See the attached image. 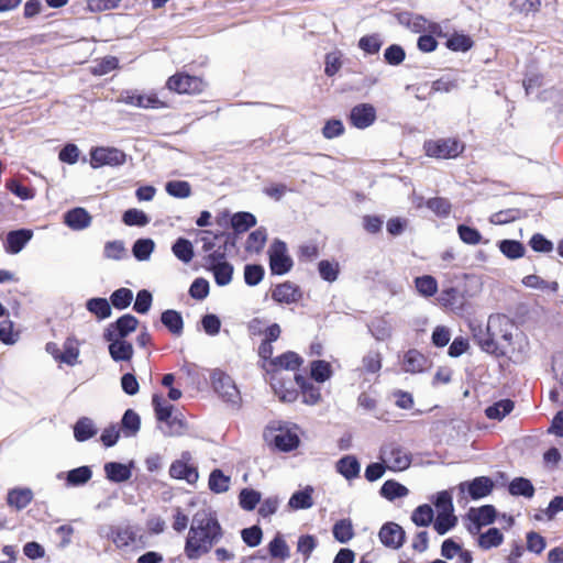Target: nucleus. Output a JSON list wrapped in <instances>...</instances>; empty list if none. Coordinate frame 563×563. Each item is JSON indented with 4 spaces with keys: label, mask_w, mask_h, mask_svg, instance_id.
Returning a JSON list of instances; mask_svg holds the SVG:
<instances>
[{
    "label": "nucleus",
    "mask_w": 563,
    "mask_h": 563,
    "mask_svg": "<svg viewBox=\"0 0 563 563\" xmlns=\"http://www.w3.org/2000/svg\"><path fill=\"white\" fill-rule=\"evenodd\" d=\"M132 300L133 291L125 287L114 290L109 299L111 307H114L118 310H124L130 307Z\"/></svg>",
    "instance_id": "a18cd8bd"
},
{
    "label": "nucleus",
    "mask_w": 563,
    "mask_h": 563,
    "mask_svg": "<svg viewBox=\"0 0 563 563\" xmlns=\"http://www.w3.org/2000/svg\"><path fill=\"white\" fill-rule=\"evenodd\" d=\"M295 382L302 393L305 404L317 405L320 401V388L310 383L303 375L295 374Z\"/></svg>",
    "instance_id": "412c9836"
},
{
    "label": "nucleus",
    "mask_w": 563,
    "mask_h": 563,
    "mask_svg": "<svg viewBox=\"0 0 563 563\" xmlns=\"http://www.w3.org/2000/svg\"><path fill=\"white\" fill-rule=\"evenodd\" d=\"M426 357L417 350H409L404 357L402 368L407 373H420L426 365Z\"/></svg>",
    "instance_id": "2f4dec72"
},
{
    "label": "nucleus",
    "mask_w": 563,
    "mask_h": 563,
    "mask_svg": "<svg viewBox=\"0 0 563 563\" xmlns=\"http://www.w3.org/2000/svg\"><path fill=\"white\" fill-rule=\"evenodd\" d=\"M301 297L300 288L290 282L277 285L272 292V298L275 301L287 305L299 301Z\"/></svg>",
    "instance_id": "f3484780"
},
{
    "label": "nucleus",
    "mask_w": 563,
    "mask_h": 563,
    "mask_svg": "<svg viewBox=\"0 0 563 563\" xmlns=\"http://www.w3.org/2000/svg\"><path fill=\"white\" fill-rule=\"evenodd\" d=\"M303 360L297 353L288 351L271 361L274 367L295 371L300 367Z\"/></svg>",
    "instance_id": "72a5a7b5"
},
{
    "label": "nucleus",
    "mask_w": 563,
    "mask_h": 563,
    "mask_svg": "<svg viewBox=\"0 0 563 563\" xmlns=\"http://www.w3.org/2000/svg\"><path fill=\"white\" fill-rule=\"evenodd\" d=\"M268 551L272 558L287 559L289 558V547L280 534H277L268 544Z\"/></svg>",
    "instance_id": "680f3d73"
},
{
    "label": "nucleus",
    "mask_w": 563,
    "mask_h": 563,
    "mask_svg": "<svg viewBox=\"0 0 563 563\" xmlns=\"http://www.w3.org/2000/svg\"><path fill=\"white\" fill-rule=\"evenodd\" d=\"M360 471V462L354 455H345L336 462V472L349 481L356 478Z\"/></svg>",
    "instance_id": "b1692460"
},
{
    "label": "nucleus",
    "mask_w": 563,
    "mask_h": 563,
    "mask_svg": "<svg viewBox=\"0 0 563 563\" xmlns=\"http://www.w3.org/2000/svg\"><path fill=\"white\" fill-rule=\"evenodd\" d=\"M437 300L442 307L448 308L455 313L463 312L466 302L463 291L456 287L443 288Z\"/></svg>",
    "instance_id": "2eb2a0df"
},
{
    "label": "nucleus",
    "mask_w": 563,
    "mask_h": 563,
    "mask_svg": "<svg viewBox=\"0 0 563 563\" xmlns=\"http://www.w3.org/2000/svg\"><path fill=\"white\" fill-rule=\"evenodd\" d=\"M167 87L177 93H199L203 89V81L199 77L180 73L168 78Z\"/></svg>",
    "instance_id": "1a4fd4ad"
},
{
    "label": "nucleus",
    "mask_w": 563,
    "mask_h": 563,
    "mask_svg": "<svg viewBox=\"0 0 563 563\" xmlns=\"http://www.w3.org/2000/svg\"><path fill=\"white\" fill-rule=\"evenodd\" d=\"M152 405L154 407L156 419L162 422H169L174 409L173 405L167 404L158 394L153 395Z\"/></svg>",
    "instance_id": "c03bdc74"
},
{
    "label": "nucleus",
    "mask_w": 563,
    "mask_h": 563,
    "mask_svg": "<svg viewBox=\"0 0 563 563\" xmlns=\"http://www.w3.org/2000/svg\"><path fill=\"white\" fill-rule=\"evenodd\" d=\"M91 220L92 218L89 212L81 207L73 208L64 214L65 224L77 231L88 228Z\"/></svg>",
    "instance_id": "a211bd4d"
},
{
    "label": "nucleus",
    "mask_w": 563,
    "mask_h": 563,
    "mask_svg": "<svg viewBox=\"0 0 563 563\" xmlns=\"http://www.w3.org/2000/svg\"><path fill=\"white\" fill-rule=\"evenodd\" d=\"M310 375L317 383H324L332 376V368L329 362L316 360L310 363Z\"/></svg>",
    "instance_id": "a19ab883"
},
{
    "label": "nucleus",
    "mask_w": 563,
    "mask_h": 563,
    "mask_svg": "<svg viewBox=\"0 0 563 563\" xmlns=\"http://www.w3.org/2000/svg\"><path fill=\"white\" fill-rule=\"evenodd\" d=\"M376 120V109L371 103H358L354 106L349 115L350 123L356 129H366Z\"/></svg>",
    "instance_id": "ddd939ff"
},
{
    "label": "nucleus",
    "mask_w": 563,
    "mask_h": 563,
    "mask_svg": "<svg viewBox=\"0 0 563 563\" xmlns=\"http://www.w3.org/2000/svg\"><path fill=\"white\" fill-rule=\"evenodd\" d=\"M332 533L340 543H347L354 537L352 521L350 519L336 521L332 528Z\"/></svg>",
    "instance_id": "ea45409f"
},
{
    "label": "nucleus",
    "mask_w": 563,
    "mask_h": 563,
    "mask_svg": "<svg viewBox=\"0 0 563 563\" xmlns=\"http://www.w3.org/2000/svg\"><path fill=\"white\" fill-rule=\"evenodd\" d=\"M318 271L323 280L333 283L339 276V264L328 260H322L318 264Z\"/></svg>",
    "instance_id": "e2e57ef3"
},
{
    "label": "nucleus",
    "mask_w": 563,
    "mask_h": 563,
    "mask_svg": "<svg viewBox=\"0 0 563 563\" xmlns=\"http://www.w3.org/2000/svg\"><path fill=\"white\" fill-rule=\"evenodd\" d=\"M426 206L438 217L445 218L451 212V202L443 197H434L427 200Z\"/></svg>",
    "instance_id": "bf43d9fd"
},
{
    "label": "nucleus",
    "mask_w": 563,
    "mask_h": 563,
    "mask_svg": "<svg viewBox=\"0 0 563 563\" xmlns=\"http://www.w3.org/2000/svg\"><path fill=\"white\" fill-rule=\"evenodd\" d=\"M379 457L388 462L387 467L393 472L405 471L412 462L411 453L397 443H389L380 449Z\"/></svg>",
    "instance_id": "20e7f679"
},
{
    "label": "nucleus",
    "mask_w": 563,
    "mask_h": 563,
    "mask_svg": "<svg viewBox=\"0 0 563 563\" xmlns=\"http://www.w3.org/2000/svg\"><path fill=\"white\" fill-rule=\"evenodd\" d=\"M106 477L113 483H123L132 476L131 467L120 462H108L104 464Z\"/></svg>",
    "instance_id": "5701e85b"
},
{
    "label": "nucleus",
    "mask_w": 563,
    "mask_h": 563,
    "mask_svg": "<svg viewBox=\"0 0 563 563\" xmlns=\"http://www.w3.org/2000/svg\"><path fill=\"white\" fill-rule=\"evenodd\" d=\"M122 221L129 227H145L150 223V218L144 211L133 208L123 213Z\"/></svg>",
    "instance_id": "4d7b16f0"
},
{
    "label": "nucleus",
    "mask_w": 563,
    "mask_h": 563,
    "mask_svg": "<svg viewBox=\"0 0 563 563\" xmlns=\"http://www.w3.org/2000/svg\"><path fill=\"white\" fill-rule=\"evenodd\" d=\"M174 255L184 263H189L194 257V247L189 240L178 238L172 246Z\"/></svg>",
    "instance_id": "37998d69"
},
{
    "label": "nucleus",
    "mask_w": 563,
    "mask_h": 563,
    "mask_svg": "<svg viewBox=\"0 0 563 563\" xmlns=\"http://www.w3.org/2000/svg\"><path fill=\"white\" fill-rule=\"evenodd\" d=\"M207 269L212 272L214 282L220 287L227 286L232 282L234 267L229 262L212 265V267Z\"/></svg>",
    "instance_id": "473e14b6"
},
{
    "label": "nucleus",
    "mask_w": 563,
    "mask_h": 563,
    "mask_svg": "<svg viewBox=\"0 0 563 563\" xmlns=\"http://www.w3.org/2000/svg\"><path fill=\"white\" fill-rule=\"evenodd\" d=\"M161 322L173 335L179 336L183 334L184 319L179 311L174 309L163 311Z\"/></svg>",
    "instance_id": "4be33fe9"
},
{
    "label": "nucleus",
    "mask_w": 563,
    "mask_h": 563,
    "mask_svg": "<svg viewBox=\"0 0 563 563\" xmlns=\"http://www.w3.org/2000/svg\"><path fill=\"white\" fill-rule=\"evenodd\" d=\"M446 47L453 52H467L473 46V41L468 35L453 34L445 43Z\"/></svg>",
    "instance_id": "13d9d810"
},
{
    "label": "nucleus",
    "mask_w": 563,
    "mask_h": 563,
    "mask_svg": "<svg viewBox=\"0 0 563 563\" xmlns=\"http://www.w3.org/2000/svg\"><path fill=\"white\" fill-rule=\"evenodd\" d=\"M515 404L510 399H501L485 409V415L489 419L501 420L514 410Z\"/></svg>",
    "instance_id": "4c0bfd02"
},
{
    "label": "nucleus",
    "mask_w": 563,
    "mask_h": 563,
    "mask_svg": "<svg viewBox=\"0 0 563 563\" xmlns=\"http://www.w3.org/2000/svg\"><path fill=\"white\" fill-rule=\"evenodd\" d=\"M312 493L313 488L311 486L295 492L288 501L289 508L294 510L311 508L313 505Z\"/></svg>",
    "instance_id": "c85d7f7f"
},
{
    "label": "nucleus",
    "mask_w": 563,
    "mask_h": 563,
    "mask_svg": "<svg viewBox=\"0 0 563 563\" xmlns=\"http://www.w3.org/2000/svg\"><path fill=\"white\" fill-rule=\"evenodd\" d=\"M92 477L90 466L84 465L73 468L66 473V485L68 487H78L87 484Z\"/></svg>",
    "instance_id": "cd10ccee"
},
{
    "label": "nucleus",
    "mask_w": 563,
    "mask_h": 563,
    "mask_svg": "<svg viewBox=\"0 0 563 563\" xmlns=\"http://www.w3.org/2000/svg\"><path fill=\"white\" fill-rule=\"evenodd\" d=\"M417 291L423 297H431L438 291V282L431 275H423L415 278Z\"/></svg>",
    "instance_id": "49530a36"
},
{
    "label": "nucleus",
    "mask_w": 563,
    "mask_h": 563,
    "mask_svg": "<svg viewBox=\"0 0 563 563\" xmlns=\"http://www.w3.org/2000/svg\"><path fill=\"white\" fill-rule=\"evenodd\" d=\"M241 538L246 545L254 548L262 542L263 531L258 526L244 528L241 531Z\"/></svg>",
    "instance_id": "774afa93"
},
{
    "label": "nucleus",
    "mask_w": 563,
    "mask_h": 563,
    "mask_svg": "<svg viewBox=\"0 0 563 563\" xmlns=\"http://www.w3.org/2000/svg\"><path fill=\"white\" fill-rule=\"evenodd\" d=\"M508 492L512 496H523L532 498L534 495V486L530 479L526 477H515L508 485Z\"/></svg>",
    "instance_id": "7c9ffc66"
},
{
    "label": "nucleus",
    "mask_w": 563,
    "mask_h": 563,
    "mask_svg": "<svg viewBox=\"0 0 563 563\" xmlns=\"http://www.w3.org/2000/svg\"><path fill=\"white\" fill-rule=\"evenodd\" d=\"M166 192L175 198H188L191 195V187L188 181L185 180H170L165 185Z\"/></svg>",
    "instance_id": "603ef678"
},
{
    "label": "nucleus",
    "mask_w": 563,
    "mask_h": 563,
    "mask_svg": "<svg viewBox=\"0 0 563 563\" xmlns=\"http://www.w3.org/2000/svg\"><path fill=\"white\" fill-rule=\"evenodd\" d=\"M378 538L386 548L398 550L406 541V532L398 523L388 521L380 527Z\"/></svg>",
    "instance_id": "9b49d317"
},
{
    "label": "nucleus",
    "mask_w": 563,
    "mask_h": 563,
    "mask_svg": "<svg viewBox=\"0 0 563 563\" xmlns=\"http://www.w3.org/2000/svg\"><path fill=\"white\" fill-rule=\"evenodd\" d=\"M139 323L136 317L125 313L107 325L102 334L103 340H125L129 334L137 329Z\"/></svg>",
    "instance_id": "423d86ee"
},
{
    "label": "nucleus",
    "mask_w": 563,
    "mask_h": 563,
    "mask_svg": "<svg viewBox=\"0 0 563 563\" xmlns=\"http://www.w3.org/2000/svg\"><path fill=\"white\" fill-rule=\"evenodd\" d=\"M211 384L219 397L233 408L238 409L241 404V395L233 379L223 371L214 369L211 373Z\"/></svg>",
    "instance_id": "7ed1b4c3"
},
{
    "label": "nucleus",
    "mask_w": 563,
    "mask_h": 563,
    "mask_svg": "<svg viewBox=\"0 0 563 563\" xmlns=\"http://www.w3.org/2000/svg\"><path fill=\"white\" fill-rule=\"evenodd\" d=\"M126 161V154L115 147H96L90 152V165L92 168L102 166H120Z\"/></svg>",
    "instance_id": "0eeeda50"
},
{
    "label": "nucleus",
    "mask_w": 563,
    "mask_h": 563,
    "mask_svg": "<svg viewBox=\"0 0 563 563\" xmlns=\"http://www.w3.org/2000/svg\"><path fill=\"white\" fill-rule=\"evenodd\" d=\"M98 432L92 419L88 417L79 418L74 426V437L78 442H85L93 438Z\"/></svg>",
    "instance_id": "393cba45"
},
{
    "label": "nucleus",
    "mask_w": 563,
    "mask_h": 563,
    "mask_svg": "<svg viewBox=\"0 0 563 563\" xmlns=\"http://www.w3.org/2000/svg\"><path fill=\"white\" fill-rule=\"evenodd\" d=\"M433 509L428 504L418 506L411 515L412 522L418 527H428L431 522H433Z\"/></svg>",
    "instance_id": "09e8293b"
},
{
    "label": "nucleus",
    "mask_w": 563,
    "mask_h": 563,
    "mask_svg": "<svg viewBox=\"0 0 563 563\" xmlns=\"http://www.w3.org/2000/svg\"><path fill=\"white\" fill-rule=\"evenodd\" d=\"M383 45V41L380 35L375 33L371 35H365L360 38L358 47L364 51L366 54H377Z\"/></svg>",
    "instance_id": "052dcab7"
},
{
    "label": "nucleus",
    "mask_w": 563,
    "mask_h": 563,
    "mask_svg": "<svg viewBox=\"0 0 563 563\" xmlns=\"http://www.w3.org/2000/svg\"><path fill=\"white\" fill-rule=\"evenodd\" d=\"M406 58V52L402 46L398 44L389 45L384 52V59L391 66L400 65Z\"/></svg>",
    "instance_id": "0e129e2a"
},
{
    "label": "nucleus",
    "mask_w": 563,
    "mask_h": 563,
    "mask_svg": "<svg viewBox=\"0 0 563 563\" xmlns=\"http://www.w3.org/2000/svg\"><path fill=\"white\" fill-rule=\"evenodd\" d=\"M499 251L509 260L521 258L526 253L525 245L517 240L505 239L498 243Z\"/></svg>",
    "instance_id": "f704fd0d"
},
{
    "label": "nucleus",
    "mask_w": 563,
    "mask_h": 563,
    "mask_svg": "<svg viewBox=\"0 0 563 563\" xmlns=\"http://www.w3.org/2000/svg\"><path fill=\"white\" fill-rule=\"evenodd\" d=\"M33 233L27 229L10 231L7 234V250L11 254L20 253L25 244L32 239Z\"/></svg>",
    "instance_id": "aec40b11"
},
{
    "label": "nucleus",
    "mask_w": 563,
    "mask_h": 563,
    "mask_svg": "<svg viewBox=\"0 0 563 563\" xmlns=\"http://www.w3.org/2000/svg\"><path fill=\"white\" fill-rule=\"evenodd\" d=\"M121 428L125 437H134L141 428V418L133 410L128 409L122 416Z\"/></svg>",
    "instance_id": "e433bc0d"
},
{
    "label": "nucleus",
    "mask_w": 563,
    "mask_h": 563,
    "mask_svg": "<svg viewBox=\"0 0 563 563\" xmlns=\"http://www.w3.org/2000/svg\"><path fill=\"white\" fill-rule=\"evenodd\" d=\"M123 101L126 104L143 109L167 108V103L161 100L156 93H140L136 91L126 92Z\"/></svg>",
    "instance_id": "dca6fc26"
},
{
    "label": "nucleus",
    "mask_w": 563,
    "mask_h": 563,
    "mask_svg": "<svg viewBox=\"0 0 563 563\" xmlns=\"http://www.w3.org/2000/svg\"><path fill=\"white\" fill-rule=\"evenodd\" d=\"M191 454L188 451H184L179 460L172 463L169 467V475L176 479H185L189 484H194L198 481L199 474L196 466L189 464Z\"/></svg>",
    "instance_id": "9d476101"
},
{
    "label": "nucleus",
    "mask_w": 563,
    "mask_h": 563,
    "mask_svg": "<svg viewBox=\"0 0 563 563\" xmlns=\"http://www.w3.org/2000/svg\"><path fill=\"white\" fill-rule=\"evenodd\" d=\"M265 275V269L260 264H246L244 266V282L247 286L258 285Z\"/></svg>",
    "instance_id": "5fc2aeb1"
},
{
    "label": "nucleus",
    "mask_w": 563,
    "mask_h": 563,
    "mask_svg": "<svg viewBox=\"0 0 563 563\" xmlns=\"http://www.w3.org/2000/svg\"><path fill=\"white\" fill-rule=\"evenodd\" d=\"M274 444L278 450L289 452L298 446L299 438L289 431L282 432L274 437Z\"/></svg>",
    "instance_id": "3c124183"
},
{
    "label": "nucleus",
    "mask_w": 563,
    "mask_h": 563,
    "mask_svg": "<svg viewBox=\"0 0 563 563\" xmlns=\"http://www.w3.org/2000/svg\"><path fill=\"white\" fill-rule=\"evenodd\" d=\"M509 324V318L505 314L489 316L486 328L483 325H473V339L479 347L496 356L505 355L504 346L497 342V325Z\"/></svg>",
    "instance_id": "f03ea898"
},
{
    "label": "nucleus",
    "mask_w": 563,
    "mask_h": 563,
    "mask_svg": "<svg viewBox=\"0 0 563 563\" xmlns=\"http://www.w3.org/2000/svg\"><path fill=\"white\" fill-rule=\"evenodd\" d=\"M504 541V536L498 528H489L486 532L478 537V545L483 550L499 547Z\"/></svg>",
    "instance_id": "79ce46f5"
},
{
    "label": "nucleus",
    "mask_w": 563,
    "mask_h": 563,
    "mask_svg": "<svg viewBox=\"0 0 563 563\" xmlns=\"http://www.w3.org/2000/svg\"><path fill=\"white\" fill-rule=\"evenodd\" d=\"M269 268L273 275H285L294 265L292 258L287 253V245L284 241L276 239L269 250Z\"/></svg>",
    "instance_id": "39448f33"
},
{
    "label": "nucleus",
    "mask_w": 563,
    "mask_h": 563,
    "mask_svg": "<svg viewBox=\"0 0 563 563\" xmlns=\"http://www.w3.org/2000/svg\"><path fill=\"white\" fill-rule=\"evenodd\" d=\"M222 537L218 519L206 510L197 511L185 543V553L189 560H197L208 553Z\"/></svg>",
    "instance_id": "f257e3e1"
},
{
    "label": "nucleus",
    "mask_w": 563,
    "mask_h": 563,
    "mask_svg": "<svg viewBox=\"0 0 563 563\" xmlns=\"http://www.w3.org/2000/svg\"><path fill=\"white\" fill-rule=\"evenodd\" d=\"M459 487L461 492L466 489L470 497L473 500H477L488 496L492 493L494 488V482L490 477L478 476L472 481L461 483Z\"/></svg>",
    "instance_id": "4468645a"
},
{
    "label": "nucleus",
    "mask_w": 563,
    "mask_h": 563,
    "mask_svg": "<svg viewBox=\"0 0 563 563\" xmlns=\"http://www.w3.org/2000/svg\"><path fill=\"white\" fill-rule=\"evenodd\" d=\"M109 342V354L114 362H128L132 358L133 345L126 340H106Z\"/></svg>",
    "instance_id": "6ab92c4d"
},
{
    "label": "nucleus",
    "mask_w": 563,
    "mask_h": 563,
    "mask_svg": "<svg viewBox=\"0 0 563 563\" xmlns=\"http://www.w3.org/2000/svg\"><path fill=\"white\" fill-rule=\"evenodd\" d=\"M467 516L473 523L468 531L474 534L478 533L483 526L492 525L496 520L497 511L493 505H484L479 508H471Z\"/></svg>",
    "instance_id": "f8f14e48"
},
{
    "label": "nucleus",
    "mask_w": 563,
    "mask_h": 563,
    "mask_svg": "<svg viewBox=\"0 0 563 563\" xmlns=\"http://www.w3.org/2000/svg\"><path fill=\"white\" fill-rule=\"evenodd\" d=\"M456 523L457 518L454 516L453 511L438 512V516L433 522V528L440 536H443L453 529Z\"/></svg>",
    "instance_id": "de8ad7c7"
},
{
    "label": "nucleus",
    "mask_w": 563,
    "mask_h": 563,
    "mask_svg": "<svg viewBox=\"0 0 563 563\" xmlns=\"http://www.w3.org/2000/svg\"><path fill=\"white\" fill-rule=\"evenodd\" d=\"M379 494L384 498L391 501V500H395L396 498H401V497L407 496L409 494V490L405 485H402L394 479H388L382 485V487L379 489Z\"/></svg>",
    "instance_id": "c9c22d12"
},
{
    "label": "nucleus",
    "mask_w": 563,
    "mask_h": 563,
    "mask_svg": "<svg viewBox=\"0 0 563 563\" xmlns=\"http://www.w3.org/2000/svg\"><path fill=\"white\" fill-rule=\"evenodd\" d=\"M33 499V493L30 488H14L8 493L7 503L18 510L24 509Z\"/></svg>",
    "instance_id": "c756f323"
},
{
    "label": "nucleus",
    "mask_w": 563,
    "mask_h": 563,
    "mask_svg": "<svg viewBox=\"0 0 563 563\" xmlns=\"http://www.w3.org/2000/svg\"><path fill=\"white\" fill-rule=\"evenodd\" d=\"M256 218L247 211H239L231 217V227L235 234H241L256 225Z\"/></svg>",
    "instance_id": "bb28decb"
},
{
    "label": "nucleus",
    "mask_w": 563,
    "mask_h": 563,
    "mask_svg": "<svg viewBox=\"0 0 563 563\" xmlns=\"http://www.w3.org/2000/svg\"><path fill=\"white\" fill-rule=\"evenodd\" d=\"M155 249V243L152 239H137L133 246L132 253L137 261H147Z\"/></svg>",
    "instance_id": "8fccbe9b"
},
{
    "label": "nucleus",
    "mask_w": 563,
    "mask_h": 563,
    "mask_svg": "<svg viewBox=\"0 0 563 563\" xmlns=\"http://www.w3.org/2000/svg\"><path fill=\"white\" fill-rule=\"evenodd\" d=\"M267 233L265 228H258L251 232L246 241V250L261 251L266 242Z\"/></svg>",
    "instance_id": "338daca9"
},
{
    "label": "nucleus",
    "mask_w": 563,
    "mask_h": 563,
    "mask_svg": "<svg viewBox=\"0 0 563 563\" xmlns=\"http://www.w3.org/2000/svg\"><path fill=\"white\" fill-rule=\"evenodd\" d=\"M86 309L99 320L109 318L112 313L111 303L107 298L93 297L86 301Z\"/></svg>",
    "instance_id": "a878e982"
},
{
    "label": "nucleus",
    "mask_w": 563,
    "mask_h": 563,
    "mask_svg": "<svg viewBox=\"0 0 563 563\" xmlns=\"http://www.w3.org/2000/svg\"><path fill=\"white\" fill-rule=\"evenodd\" d=\"M230 477L219 468L213 470L209 475V488L216 494L227 493L230 488Z\"/></svg>",
    "instance_id": "58836bf2"
},
{
    "label": "nucleus",
    "mask_w": 563,
    "mask_h": 563,
    "mask_svg": "<svg viewBox=\"0 0 563 563\" xmlns=\"http://www.w3.org/2000/svg\"><path fill=\"white\" fill-rule=\"evenodd\" d=\"M426 154L435 158L456 157L463 150V145L456 140L441 139L437 141H427L423 145Z\"/></svg>",
    "instance_id": "6e6552de"
},
{
    "label": "nucleus",
    "mask_w": 563,
    "mask_h": 563,
    "mask_svg": "<svg viewBox=\"0 0 563 563\" xmlns=\"http://www.w3.org/2000/svg\"><path fill=\"white\" fill-rule=\"evenodd\" d=\"M261 501V493L252 488H243L239 495L240 506L247 511L254 510Z\"/></svg>",
    "instance_id": "864d4df0"
},
{
    "label": "nucleus",
    "mask_w": 563,
    "mask_h": 563,
    "mask_svg": "<svg viewBox=\"0 0 563 563\" xmlns=\"http://www.w3.org/2000/svg\"><path fill=\"white\" fill-rule=\"evenodd\" d=\"M103 256L108 260L120 261L126 256L124 242L121 240L109 241L104 244Z\"/></svg>",
    "instance_id": "6e6d98bb"
},
{
    "label": "nucleus",
    "mask_w": 563,
    "mask_h": 563,
    "mask_svg": "<svg viewBox=\"0 0 563 563\" xmlns=\"http://www.w3.org/2000/svg\"><path fill=\"white\" fill-rule=\"evenodd\" d=\"M153 296L150 290L142 289L136 294L133 310L140 314H145L151 309Z\"/></svg>",
    "instance_id": "69168bd1"
}]
</instances>
